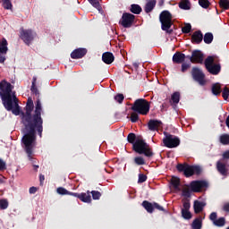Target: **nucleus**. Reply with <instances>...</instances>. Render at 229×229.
Listing matches in <instances>:
<instances>
[{
  "instance_id": "obj_19",
  "label": "nucleus",
  "mask_w": 229,
  "mask_h": 229,
  "mask_svg": "<svg viewBox=\"0 0 229 229\" xmlns=\"http://www.w3.org/2000/svg\"><path fill=\"white\" fill-rule=\"evenodd\" d=\"M72 196L79 199L83 203H91L92 198L89 195V191H87L86 193H72Z\"/></svg>"
},
{
  "instance_id": "obj_35",
  "label": "nucleus",
  "mask_w": 229,
  "mask_h": 229,
  "mask_svg": "<svg viewBox=\"0 0 229 229\" xmlns=\"http://www.w3.org/2000/svg\"><path fill=\"white\" fill-rule=\"evenodd\" d=\"M170 184H172L174 190L180 191V179L179 178H173L170 181Z\"/></svg>"
},
{
  "instance_id": "obj_30",
  "label": "nucleus",
  "mask_w": 229,
  "mask_h": 229,
  "mask_svg": "<svg viewBox=\"0 0 229 229\" xmlns=\"http://www.w3.org/2000/svg\"><path fill=\"white\" fill-rule=\"evenodd\" d=\"M202 225L201 217H197L193 220V223H191V229H201Z\"/></svg>"
},
{
  "instance_id": "obj_55",
  "label": "nucleus",
  "mask_w": 229,
  "mask_h": 229,
  "mask_svg": "<svg viewBox=\"0 0 229 229\" xmlns=\"http://www.w3.org/2000/svg\"><path fill=\"white\" fill-rule=\"evenodd\" d=\"M6 54L0 53V64H4L6 62Z\"/></svg>"
},
{
  "instance_id": "obj_7",
  "label": "nucleus",
  "mask_w": 229,
  "mask_h": 229,
  "mask_svg": "<svg viewBox=\"0 0 229 229\" xmlns=\"http://www.w3.org/2000/svg\"><path fill=\"white\" fill-rule=\"evenodd\" d=\"M150 102H148L145 98H138L134 101L131 110L138 114L147 115L149 113Z\"/></svg>"
},
{
  "instance_id": "obj_14",
  "label": "nucleus",
  "mask_w": 229,
  "mask_h": 229,
  "mask_svg": "<svg viewBox=\"0 0 229 229\" xmlns=\"http://www.w3.org/2000/svg\"><path fill=\"white\" fill-rule=\"evenodd\" d=\"M208 219L216 227H224L226 224L225 216H220L219 218H217L216 212H212L209 215Z\"/></svg>"
},
{
  "instance_id": "obj_20",
  "label": "nucleus",
  "mask_w": 229,
  "mask_h": 229,
  "mask_svg": "<svg viewBox=\"0 0 229 229\" xmlns=\"http://www.w3.org/2000/svg\"><path fill=\"white\" fill-rule=\"evenodd\" d=\"M87 55V48H77L71 53V58L72 60H80Z\"/></svg>"
},
{
  "instance_id": "obj_11",
  "label": "nucleus",
  "mask_w": 229,
  "mask_h": 229,
  "mask_svg": "<svg viewBox=\"0 0 229 229\" xmlns=\"http://www.w3.org/2000/svg\"><path fill=\"white\" fill-rule=\"evenodd\" d=\"M135 22V16L130 13H123L122 18L119 21L120 26L123 28H131Z\"/></svg>"
},
{
  "instance_id": "obj_62",
  "label": "nucleus",
  "mask_w": 229,
  "mask_h": 229,
  "mask_svg": "<svg viewBox=\"0 0 229 229\" xmlns=\"http://www.w3.org/2000/svg\"><path fill=\"white\" fill-rule=\"evenodd\" d=\"M225 124H226L227 128H229V115H227V117H226Z\"/></svg>"
},
{
  "instance_id": "obj_27",
  "label": "nucleus",
  "mask_w": 229,
  "mask_h": 229,
  "mask_svg": "<svg viewBox=\"0 0 229 229\" xmlns=\"http://www.w3.org/2000/svg\"><path fill=\"white\" fill-rule=\"evenodd\" d=\"M141 207H143L148 214H153L154 203H150L148 200H143V202H141Z\"/></svg>"
},
{
  "instance_id": "obj_4",
  "label": "nucleus",
  "mask_w": 229,
  "mask_h": 229,
  "mask_svg": "<svg viewBox=\"0 0 229 229\" xmlns=\"http://www.w3.org/2000/svg\"><path fill=\"white\" fill-rule=\"evenodd\" d=\"M33 125L36 126L38 136L42 139L43 132V118H42V104L39 99L36 101V106H34L33 112Z\"/></svg>"
},
{
  "instance_id": "obj_49",
  "label": "nucleus",
  "mask_w": 229,
  "mask_h": 229,
  "mask_svg": "<svg viewBox=\"0 0 229 229\" xmlns=\"http://www.w3.org/2000/svg\"><path fill=\"white\" fill-rule=\"evenodd\" d=\"M154 209L165 212L164 207L160 206V204H157V202H154Z\"/></svg>"
},
{
  "instance_id": "obj_31",
  "label": "nucleus",
  "mask_w": 229,
  "mask_h": 229,
  "mask_svg": "<svg viewBox=\"0 0 229 229\" xmlns=\"http://www.w3.org/2000/svg\"><path fill=\"white\" fill-rule=\"evenodd\" d=\"M179 8H181V10H191V1L181 0L179 3Z\"/></svg>"
},
{
  "instance_id": "obj_25",
  "label": "nucleus",
  "mask_w": 229,
  "mask_h": 229,
  "mask_svg": "<svg viewBox=\"0 0 229 229\" xmlns=\"http://www.w3.org/2000/svg\"><path fill=\"white\" fill-rule=\"evenodd\" d=\"M173 62L174 64H183L185 62V54L181 53V52H176L173 55Z\"/></svg>"
},
{
  "instance_id": "obj_46",
  "label": "nucleus",
  "mask_w": 229,
  "mask_h": 229,
  "mask_svg": "<svg viewBox=\"0 0 229 229\" xmlns=\"http://www.w3.org/2000/svg\"><path fill=\"white\" fill-rule=\"evenodd\" d=\"M131 123H137L139 121V114L137 113H131L130 116Z\"/></svg>"
},
{
  "instance_id": "obj_16",
  "label": "nucleus",
  "mask_w": 229,
  "mask_h": 229,
  "mask_svg": "<svg viewBox=\"0 0 229 229\" xmlns=\"http://www.w3.org/2000/svg\"><path fill=\"white\" fill-rule=\"evenodd\" d=\"M216 171L220 174L222 176H228L229 175V164L223 163L221 160L216 161Z\"/></svg>"
},
{
  "instance_id": "obj_21",
  "label": "nucleus",
  "mask_w": 229,
  "mask_h": 229,
  "mask_svg": "<svg viewBox=\"0 0 229 229\" xmlns=\"http://www.w3.org/2000/svg\"><path fill=\"white\" fill-rule=\"evenodd\" d=\"M191 42L192 44H199L200 42H203V33L201 30H196L191 35Z\"/></svg>"
},
{
  "instance_id": "obj_22",
  "label": "nucleus",
  "mask_w": 229,
  "mask_h": 229,
  "mask_svg": "<svg viewBox=\"0 0 229 229\" xmlns=\"http://www.w3.org/2000/svg\"><path fill=\"white\" fill-rule=\"evenodd\" d=\"M114 60H115V57L114 56V54H112L111 52H105L102 55V61L104 62V64H106L107 65L113 64Z\"/></svg>"
},
{
  "instance_id": "obj_41",
  "label": "nucleus",
  "mask_w": 229,
  "mask_h": 229,
  "mask_svg": "<svg viewBox=\"0 0 229 229\" xmlns=\"http://www.w3.org/2000/svg\"><path fill=\"white\" fill-rule=\"evenodd\" d=\"M91 194V198H93V200H99L101 198V193L98 191H89V195Z\"/></svg>"
},
{
  "instance_id": "obj_59",
  "label": "nucleus",
  "mask_w": 229,
  "mask_h": 229,
  "mask_svg": "<svg viewBox=\"0 0 229 229\" xmlns=\"http://www.w3.org/2000/svg\"><path fill=\"white\" fill-rule=\"evenodd\" d=\"M31 87H37V77H33Z\"/></svg>"
},
{
  "instance_id": "obj_63",
  "label": "nucleus",
  "mask_w": 229,
  "mask_h": 229,
  "mask_svg": "<svg viewBox=\"0 0 229 229\" xmlns=\"http://www.w3.org/2000/svg\"><path fill=\"white\" fill-rule=\"evenodd\" d=\"M185 58H188L191 62V58H192V55H187V56L185 55Z\"/></svg>"
},
{
  "instance_id": "obj_8",
  "label": "nucleus",
  "mask_w": 229,
  "mask_h": 229,
  "mask_svg": "<svg viewBox=\"0 0 229 229\" xmlns=\"http://www.w3.org/2000/svg\"><path fill=\"white\" fill-rule=\"evenodd\" d=\"M204 65L208 72L213 76H217L221 72V64L214 63V56L209 55L204 61Z\"/></svg>"
},
{
  "instance_id": "obj_51",
  "label": "nucleus",
  "mask_w": 229,
  "mask_h": 229,
  "mask_svg": "<svg viewBox=\"0 0 229 229\" xmlns=\"http://www.w3.org/2000/svg\"><path fill=\"white\" fill-rule=\"evenodd\" d=\"M30 93H32L34 96L39 97V91L37 89V87H30Z\"/></svg>"
},
{
  "instance_id": "obj_37",
  "label": "nucleus",
  "mask_w": 229,
  "mask_h": 229,
  "mask_svg": "<svg viewBox=\"0 0 229 229\" xmlns=\"http://www.w3.org/2000/svg\"><path fill=\"white\" fill-rule=\"evenodd\" d=\"M56 191L59 195H70V196H72V194H74V192H71L68 190H65V188H62V187L57 188Z\"/></svg>"
},
{
  "instance_id": "obj_32",
  "label": "nucleus",
  "mask_w": 229,
  "mask_h": 229,
  "mask_svg": "<svg viewBox=\"0 0 229 229\" xmlns=\"http://www.w3.org/2000/svg\"><path fill=\"white\" fill-rule=\"evenodd\" d=\"M88 1L91 4V6H93L99 12H103V7H101V4L99 3V1H103V0H88Z\"/></svg>"
},
{
  "instance_id": "obj_15",
  "label": "nucleus",
  "mask_w": 229,
  "mask_h": 229,
  "mask_svg": "<svg viewBox=\"0 0 229 229\" xmlns=\"http://www.w3.org/2000/svg\"><path fill=\"white\" fill-rule=\"evenodd\" d=\"M211 93L213 94V96H219L222 93V98H224L225 101L228 100V98H229V88L228 87H224L223 89L221 87H212Z\"/></svg>"
},
{
  "instance_id": "obj_36",
  "label": "nucleus",
  "mask_w": 229,
  "mask_h": 229,
  "mask_svg": "<svg viewBox=\"0 0 229 229\" xmlns=\"http://www.w3.org/2000/svg\"><path fill=\"white\" fill-rule=\"evenodd\" d=\"M133 163L136 164V165H146V161L142 157H136L133 158Z\"/></svg>"
},
{
  "instance_id": "obj_33",
  "label": "nucleus",
  "mask_w": 229,
  "mask_h": 229,
  "mask_svg": "<svg viewBox=\"0 0 229 229\" xmlns=\"http://www.w3.org/2000/svg\"><path fill=\"white\" fill-rule=\"evenodd\" d=\"M170 100L174 105H178L180 101V92L175 91L172 94V97L170 98Z\"/></svg>"
},
{
  "instance_id": "obj_53",
  "label": "nucleus",
  "mask_w": 229,
  "mask_h": 229,
  "mask_svg": "<svg viewBox=\"0 0 229 229\" xmlns=\"http://www.w3.org/2000/svg\"><path fill=\"white\" fill-rule=\"evenodd\" d=\"M6 170V162L0 158V171Z\"/></svg>"
},
{
  "instance_id": "obj_12",
  "label": "nucleus",
  "mask_w": 229,
  "mask_h": 229,
  "mask_svg": "<svg viewBox=\"0 0 229 229\" xmlns=\"http://www.w3.org/2000/svg\"><path fill=\"white\" fill-rule=\"evenodd\" d=\"M163 144L168 148H175L180 145V139L177 136L167 134L165 138L163 139Z\"/></svg>"
},
{
  "instance_id": "obj_5",
  "label": "nucleus",
  "mask_w": 229,
  "mask_h": 229,
  "mask_svg": "<svg viewBox=\"0 0 229 229\" xmlns=\"http://www.w3.org/2000/svg\"><path fill=\"white\" fill-rule=\"evenodd\" d=\"M176 170L179 171V173H183V175L186 178H190L193 175L199 176L202 172V169L199 165H191L187 163L177 164Z\"/></svg>"
},
{
  "instance_id": "obj_10",
  "label": "nucleus",
  "mask_w": 229,
  "mask_h": 229,
  "mask_svg": "<svg viewBox=\"0 0 229 229\" xmlns=\"http://www.w3.org/2000/svg\"><path fill=\"white\" fill-rule=\"evenodd\" d=\"M191 76L194 81H197L199 85L201 87H204V85H207V80H205V73L203 71L198 67H193L191 69Z\"/></svg>"
},
{
  "instance_id": "obj_28",
  "label": "nucleus",
  "mask_w": 229,
  "mask_h": 229,
  "mask_svg": "<svg viewBox=\"0 0 229 229\" xmlns=\"http://www.w3.org/2000/svg\"><path fill=\"white\" fill-rule=\"evenodd\" d=\"M129 10H130V13H134V15H140V13H142V7H140V5L137 4H131V7Z\"/></svg>"
},
{
  "instance_id": "obj_18",
  "label": "nucleus",
  "mask_w": 229,
  "mask_h": 229,
  "mask_svg": "<svg viewBox=\"0 0 229 229\" xmlns=\"http://www.w3.org/2000/svg\"><path fill=\"white\" fill-rule=\"evenodd\" d=\"M203 52L200 50H193L191 53V64H203Z\"/></svg>"
},
{
  "instance_id": "obj_64",
  "label": "nucleus",
  "mask_w": 229,
  "mask_h": 229,
  "mask_svg": "<svg viewBox=\"0 0 229 229\" xmlns=\"http://www.w3.org/2000/svg\"><path fill=\"white\" fill-rule=\"evenodd\" d=\"M34 169H38V165H33Z\"/></svg>"
},
{
  "instance_id": "obj_57",
  "label": "nucleus",
  "mask_w": 229,
  "mask_h": 229,
  "mask_svg": "<svg viewBox=\"0 0 229 229\" xmlns=\"http://www.w3.org/2000/svg\"><path fill=\"white\" fill-rule=\"evenodd\" d=\"M223 211L229 212V202L224 204V206H223Z\"/></svg>"
},
{
  "instance_id": "obj_39",
  "label": "nucleus",
  "mask_w": 229,
  "mask_h": 229,
  "mask_svg": "<svg viewBox=\"0 0 229 229\" xmlns=\"http://www.w3.org/2000/svg\"><path fill=\"white\" fill-rule=\"evenodd\" d=\"M219 141H220V143H222L225 146L228 145L229 144V135L228 134L221 135L219 138Z\"/></svg>"
},
{
  "instance_id": "obj_1",
  "label": "nucleus",
  "mask_w": 229,
  "mask_h": 229,
  "mask_svg": "<svg viewBox=\"0 0 229 229\" xmlns=\"http://www.w3.org/2000/svg\"><path fill=\"white\" fill-rule=\"evenodd\" d=\"M33 109L32 98H27L25 107H23L25 112L20 111L19 114L21 123L23 125L22 148L29 160H32L33 148H35L37 140V126L33 124Z\"/></svg>"
},
{
  "instance_id": "obj_52",
  "label": "nucleus",
  "mask_w": 229,
  "mask_h": 229,
  "mask_svg": "<svg viewBox=\"0 0 229 229\" xmlns=\"http://www.w3.org/2000/svg\"><path fill=\"white\" fill-rule=\"evenodd\" d=\"M0 87H13L12 83L6 81V80H3L0 81Z\"/></svg>"
},
{
  "instance_id": "obj_50",
  "label": "nucleus",
  "mask_w": 229,
  "mask_h": 229,
  "mask_svg": "<svg viewBox=\"0 0 229 229\" xmlns=\"http://www.w3.org/2000/svg\"><path fill=\"white\" fill-rule=\"evenodd\" d=\"M182 197L191 198V191L188 188L182 190Z\"/></svg>"
},
{
  "instance_id": "obj_2",
  "label": "nucleus",
  "mask_w": 229,
  "mask_h": 229,
  "mask_svg": "<svg viewBox=\"0 0 229 229\" xmlns=\"http://www.w3.org/2000/svg\"><path fill=\"white\" fill-rule=\"evenodd\" d=\"M12 87H0V97L2 105L8 112L12 111L14 115L21 114V106L18 105V98L12 94Z\"/></svg>"
},
{
  "instance_id": "obj_26",
  "label": "nucleus",
  "mask_w": 229,
  "mask_h": 229,
  "mask_svg": "<svg viewBox=\"0 0 229 229\" xmlns=\"http://www.w3.org/2000/svg\"><path fill=\"white\" fill-rule=\"evenodd\" d=\"M161 124L162 123L159 120H150L148 123V131H157Z\"/></svg>"
},
{
  "instance_id": "obj_13",
  "label": "nucleus",
  "mask_w": 229,
  "mask_h": 229,
  "mask_svg": "<svg viewBox=\"0 0 229 229\" xmlns=\"http://www.w3.org/2000/svg\"><path fill=\"white\" fill-rule=\"evenodd\" d=\"M208 187V183L204 180H195L190 183L191 192H201L202 190L207 189Z\"/></svg>"
},
{
  "instance_id": "obj_54",
  "label": "nucleus",
  "mask_w": 229,
  "mask_h": 229,
  "mask_svg": "<svg viewBox=\"0 0 229 229\" xmlns=\"http://www.w3.org/2000/svg\"><path fill=\"white\" fill-rule=\"evenodd\" d=\"M222 158L223 160H229V150L223 152Z\"/></svg>"
},
{
  "instance_id": "obj_6",
  "label": "nucleus",
  "mask_w": 229,
  "mask_h": 229,
  "mask_svg": "<svg viewBox=\"0 0 229 229\" xmlns=\"http://www.w3.org/2000/svg\"><path fill=\"white\" fill-rule=\"evenodd\" d=\"M159 21L161 22V29L165 31L168 35L173 34V14L169 11H163L159 15Z\"/></svg>"
},
{
  "instance_id": "obj_60",
  "label": "nucleus",
  "mask_w": 229,
  "mask_h": 229,
  "mask_svg": "<svg viewBox=\"0 0 229 229\" xmlns=\"http://www.w3.org/2000/svg\"><path fill=\"white\" fill-rule=\"evenodd\" d=\"M223 85H225V84L216 82V83L212 84V87H223Z\"/></svg>"
},
{
  "instance_id": "obj_24",
  "label": "nucleus",
  "mask_w": 229,
  "mask_h": 229,
  "mask_svg": "<svg viewBox=\"0 0 229 229\" xmlns=\"http://www.w3.org/2000/svg\"><path fill=\"white\" fill-rule=\"evenodd\" d=\"M157 6V0H148L147 4L144 6V12L147 13H151L155 7Z\"/></svg>"
},
{
  "instance_id": "obj_61",
  "label": "nucleus",
  "mask_w": 229,
  "mask_h": 229,
  "mask_svg": "<svg viewBox=\"0 0 229 229\" xmlns=\"http://www.w3.org/2000/svg\"><path fill=\"white\" fill-rule=\"evenodd\" d=\"M45 178H44V175L43 174H40L39 175V182H40V184H42V182H44Z\"/></svg>"
},
{
  "instance_id": "obj_17",
  "label": "nucleus",
  "mask_w": 229,
  "mask_h": 229,
  "mask_svg": "<svg viewBox=\"0 0 229 229\" xmlns=\"http://www.w3.org/2000/svg\"><path fill=\"white\" fill-rule=\"evenodd\" d=\"M191 204L189 201H184L182 204V209H181V216L184 220H190L192 219V214L190 211Z\"/></svg>"
},
{
  "instance_id": "obj_29",
  "label": "nucleus",
  "mask_w": 229,
  "mask_h": 229,
  "mask_svg": "<svg viewBox=\"0 0 229 229\" xmlns=\"http://www.w3.org/2000/svg\"><path fill=\"white\" fill-rule=\"evenodd\" d=\"M0 53H2V55L8 53V41H6V38H3L0 42Z\"/></svg>"
},
{
  "instance_id": "obj_48",
  "label": "nucleus",
  "mask_w": 229,
  "mask_h": 229,
  "mask_svg": "<svg viewBox=\"0 0 229 229\" xmlns=\"http://www.w3.org/2000/svg\"><path fill=\"white\" fill-rule=\"evenodd\" d=\"M189 69H191V64L183 63L182 64V69H181L182 72H187V70H189Z\"/></svg>"
},
{
  "instance_id": "obj_47",
  "label": "nucleus",
  "mask_w": 229,
  "mask_h": 229,
  "mask_svg": "<svg viewBox=\"0 0 229 229\" xmlns=\"http://www.w3.org/2000/svg\"><path fill=\"white\" fill-rule=\"evenodd\" d=\"M114 99L116 102H118L119 104H122L123 101H124V96L123 94H118L114 97Z\"/></svg>"
},
{
  "instance_id": "obj_40",
  "label": "nucleus",
  "mask_w": 229,
  "mask_h": 229,
  "mask_svg": "<svg viewBox=\"0 0 229 229\" xmlns=\"http://www.w3.org/2000/svg\"><path fill=\"white\" fill-rule=\"evenodd\" d=\"M2 3H3V7L4 8V10H12L13 5L12 4L11 0H2Z\"/></svg>"
},
{
  "instance_id": "obj_42",
  "label": "nucleus",
  "mask_w": 229,
  "mask_h": 229,
  "mask_svg": "<svg viewBox=\"0 0 229 229\" xmlns=\"http://www.w3.org/2000/svg\"><path fill=\"white\" fill-rule=\"evenodd\" d=\"M199 4L201 8L207 10L210 6V1L208 0H199Z\"/></svg>"
},
{
  "instance_id": "obj_58",
  "label": "nucleus",
  "mask_w": 229,
  "mask_h": 229,
  "mask_svg": "<svg viewBox=\"0 0 229 229\" xmlns=\"http://www.w3.org/2000/svg\"><path fill=\"white\" fill-rule=\"evenodd\" d=\"M37 191V189L35 187H30L29 190L30 194H35Z\"/></svg>"
},
{
  "instance_id": "obj_3",
  "label": "nucleus",
  "mask_w": 229,
  "mask_h": 229,
  "mask_svg": "<svg viewBox=\"0 0 229 229\" xmlns=\"http://www.w3.org/2000/svg\"><path fill=\"white\" fill-rule=\"evenodd\" d=\"M127 142L132 144V150L138 155H144L145 157L151 158L154 157L153 149L143 140H136L135 133L127 135Z\"/></svg>"
},
{
  "instance_id": "obj_44",
  "label": "nucleus",
  "mask_w": 229,
  "mask_h": 229,
  "mask_svg": "<svg viewBox=\"0 0 229 229\" xmlns=\"http://www.w3.org/2000/svg\"><path fill=\"white\" fill-rule=\"evenodd\" d=\"M8 208V200L4 199H0V209L4 210Z\"/></svg>"
},
{
  "instance_id": "obj_43",
  "label": "nucleus",
  "mask_w": 229,
  "mask_h": 229,
  "mask_svg": "<svg viewBox=\"0 0 229 229\" xmlns=\"http://www.w3.org/2000/svg\"><path fill=\"white\" fill-rule=\"evenodd\" d=\"M192 30V25L191 23H185V25L182 28V33L188 34Z\"/></svg>"
},
{
  "instance_id": "obj_56",
  "label": "nucleus",
  "mask_w": 229,
  "mask_h": 229,
  "mask_svg": "<svg viewBox=\"0 0 229 229\" xmlns=\"http://www.w3.org/2000/svg\"><path fill=\"white\" fill-rule=\"evenodd\" d=\"M167 109H168V104L163 103L161 106V112L167 111Z\"/></svg>"
},
{
  "instance_id": "obj_38",
  "label": "nucleus",
  "mask_w": 229,
  "mask_h": 229,
  "mask_svg": "<svg viewBox=\"0 0 229 229\" xmlns=\"http://www.w3.org/2000/svg\"><path fill=\"white\" fill-rule=\"evenodd\" d=\"M218 4L222 10H229V0H220Z\"/></svg>"
},
{
  "instance_id": "obj_9",
  "label": "nucleus",
  "mask_w": 229,
  "mask_h": 229,
  "mask_svg": "<svg viewBox=\"0 0 229 229\" xmlns=\"http://www.w3.org/2000/svg\"><path fill=\"white\" fill-rule=\"evenodd\" d=\"M35 37H37V33L33 30H25L24 28L20 30V38H21L26 46H31V42L35 40Z\"/></svg>"
},
{
  "instance_id": "obj_34",
  "label": "nucleus",
  "mask_w": 229,
  "mask_h": 229,
  "mask_svg": "<svg viewBox=\"0 0 229 229\" xmlns=\"http://www.w3.org/2000/svg\"><path fill=\"white\" fill-rule=\"evenodd\" d=\"M213 40H214V35L211 32H207L204 35L205 44H212Z\"/></svg>"
},
{
  "instance_id": "obj_23",
  "label": "nucleus",
  "mask_w": 229,
  "mask_h": 229,
  "mask_svg": "<svg viewBox=\"0 0 229 229\" xmlns=\"http://www.w3.org/2000/svg\"><path fill=\"white\" fill-rule=\"evenodd\" d=\"M206 206H207L206 202H203L200 200H194V203H193L194 213L199 214L201 211H203Z\"/></svg>"
},
{
  "instance_id": "obj_45",
  "label": "nucleus",
  "mask_w": 229,
  "mask_h": 229,
  "mask_svg": "<svg viewBox=\"0 0 229 229\" xmlns=\"http://www.w3.org/2000/svg\"><path fill=\"white\" fill-rule=\"evenodd\" d=\"M148 179L147 175L144 174H138V183H143Z\"/></svg>"
}]
</instances>
